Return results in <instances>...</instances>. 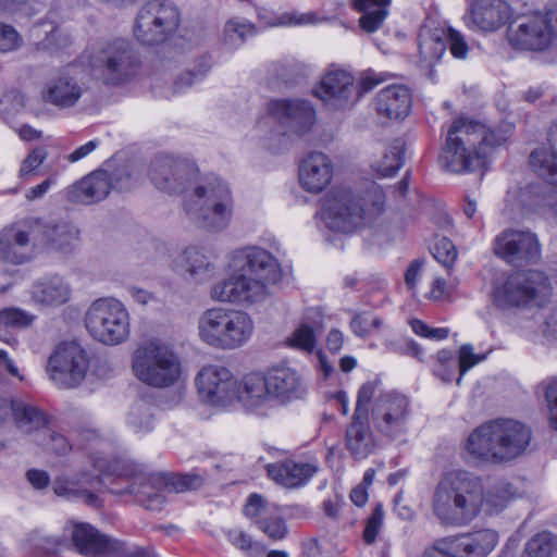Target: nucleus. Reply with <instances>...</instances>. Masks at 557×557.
Masks as SVG:
<instances>
[{
    "mask_svg": "<svg viewBox=\"0 0 557 557\" xmlns=\"http://www.w3.org/2000/svg\"><path fill=\"white\" fill-rule=\"evenodd\" d=\"M315 111L312 104L300 99L270 100L256 122L261 136L272 138L287 132L304 134L313 125Z\"/></svg>",
    "mask_w": 557,
    "mask_h": 557,
    "instance_id": "nucleus-12",
    "label": "nucleus"
},
{
    "mask_svg": "<svg viewBox=\"0 0 557 557\" xmlns=\"http://www.w3.org/2000/svg\"><path fill=\"white\" fill-rule=\"evenodd\" d=\"M447 40L449 51L455 58L465 59L467 57L469 47L460 32L448 28Z\"/></svg>",
    "mask_w": 557,
    "mask_h": 557,
    "instance_id": "nucleus-56",
    "label": "nucleus"
},
{
    "mask_svg": "<svg viewBox=\"0 0 557 557\" xmlns=\"http://www.w3.org/2000/svg\"><path fill=\"white\" fill-rule=\"evenodd\" d=\"M533 433L522 421L498 418L476 426L465 445L467 454L487 463H507L523 456L531 444Z\"/></svg>",
    "mask_w": 557,
    "mask_h": 557,
    "instance_id": "nucleus-7",
    "label": "nucleus"
},
{
    "mask_svg": "<svg viewBox=\"0 0 557 557\" xmlns=\"http://www.w3.org/2000/svg\"><path fill=\"white\" fill-rule=\"evenodd\" d=\"M389 4L391 0H354V8L362 13L360 27L368 33L377 30L388 15Z\"/></svg>",
    "mask_w": 557,
    "mask_h": 557,
    "instance_id": "nucleus-37",
    "label": "nucleus"
},
{
    "mask_svg": "<svg viewBox=\"0 0 557 557\" xmlns=\"http://www.w3.org/2000/svg\"><path fill=\"white\" fill-rule=\"evenodd\" d=\"M457 369L456 359L450 350H440L434 357L433 373L444 382H451Z\"/></svg>",
    "mask_w": 557,
    "mask_h": 557,
    "instance_id": "nucleus-45",
    "label": "nucleus"
},
{
    "mask_svg": "<svg viewBox=\"0 0 557 557\" xmlns=\"http://www.w3.org/2000/svg\"><path fill=\"white\" fill-rule=\"evenodd\" d=\"M305 319L308 322L300 324L290 336L286 338V345L305 352H312L317 347L315 329L322 323V313L319 308L306 310Z\"/></svg>",
    "mask_w": 557,
    "mask_h": 557,
    "instance_id": "nucleus-35",
    "label": "nucleus"
},
{
    "mask_svg": "<svg viewBox=\"0 0 557 557\" xmlns=\"http://www.w3.org/2000/svg\"><path fill=\"white\" fill-rule=\"evenodd\" d=\"M64 534L71 537L77 553L87 557H110L113 549H119V540L100 533L87 522L70 521Z\"/></svg>",
    "mask_w": 557,
    "mask_h": 557,
    "instance_id": "nucleus-25",
    "label": "nucleus"
},
{
    "mask_svg": "<svg viewBox=\"0 0 557 557\" xmlns=\"http://www.w3.org/2000/svg\"><path fill=\"white\" fill-rule=\"evenodd\" d=\"M256 33L253 24L243 18H232L224 26V40L231 48L239 47Z\"/></svg>",
    "mask_w": 557,
    "mask_h": 557,
    "instance_id": "nucleus-40",
    "label": "nucleus"
},
{
    "mask_svg": "<svg viewBox=\"0 0 557 557\" xmlns=\"http://www.w3.org/2000/svg\"><path fill=\"white\" fill-rule=\"evenodd\" d=\"M511 128L490 129L484 124L458 117L450 124L438 162L450 173H471L485 168L492 149L505 144Z\"/></svg>",
    "mask_w": 557,
    "mask_h": 557,
    "instance_id": "nucleus-5",
    "label": "nucleus"
},
{
    "mask_svg": "<svg viewBox=\"0 0 557 557\" xmlns=\"http://www.w3.org/2000/svg\"><path fill=\"white\" fill-rule=\"evenodd\" d=\"M230 277L213 284L210 297L214 301L251 306L267 300L269 286L280 281L278 261L260 247H244L228 255Z\"/></svg>",
    "mask_w": 557,
    "mask_h": 557,
    "instance_id": "nucleus-4",
    "label": "nucleus"
},
{
    "mask_svg": "<svg viewBox=\"0 0 557 557\" xmlns=\"http://www.w3.org/2000/svg\"><path fill=\"white\" fill-rule=\"evenodd\" d=\"M272 509L273 506L268 507L262 496L253 494L248 498L244 513L246 517L258 521L260 518L265 517Z\"/></svg>",
    "mask_w": 557,
    "mask_h": 557,
    "instance_id": "nucleus-54",
    "label": "nucleus"
},
{
    "mask_svg": "<svg viewBox=\"0 0 557 557\" xmlns=\"http://www.w3.org/2000/svg\"><path fill=\"white\" fill-rule=\"evenodd\" d=\"M30 545L44 554L57 552L60 546V540L55 536L46 535L40 532H34L30 537Z\"/></svg>",
    "mask_w": 557,
    "mask_h": 557,
    "instance_id": "nucleus-55",
    "label": "nucleus"
},
{
    "mask_svg": "<svg viewBox=\"0 0 557 557\" xmlns=\"http://www.w3.org/2000/svg\"><path fill=\"white\" fill-rule=\"evenodd\" d=\"M494 251L508 263L522 265L540 258L541 246L530 231L506 230L495 238Z\"/></svg>",
    "mask_w": 557,
    "mask_h": 557,
    "instance_id": "nucleus-23",
    "label": "nucleus"
},
{
    "mask_svg": "<svg viewBox=\"0 0 557 557\" xmlns=\"http://www.w3.org/2000/svg\"><path fill=\"white\" fill-rule=\"evenodd\" d=\"M458 357V367L460 375L457 379V384H460L461 379L467 371H469L471 368H473L475 364L480 363L486 358L485 355L474 354L473 346L470 344H465L459 348Z\"/></svg>",
    "mask_w": 557,
    "mask_h": 557,
    "instance_id": "nucleus-50",
    "label": "nucleus"
},
{
    "mask_svg": "<svg viewBox=\"0 0 557 557\" xmlns=\"http://www.w3.org/2000/svg\"><path fill=\"white\" fill-rule=\"evenodd\" d=\"M384 208L385 194L382 187L371 183L367 191L358 198L348 189L333 188L323 198L319 214L329 230L350 233L374 225Z\"/></svg>",
    "mask_w": 557,
    "mask_h": 557,
    "instance_id": "nucleus-8",
    "label": "nucleus"
},
{
    "mask_svg": "<svg viewBox=\"0 0 557 557\" xmlns=\"http://www.w3.org/2000/svg\"><path fill=\"white\" fill-rule=\"evenodd\" d=\"M195 163L160 157L151 165L153 185L166 194L184 193L185 211L205 230L218 233L225 230L233 216L234 201L228 185L219 177H206L198 183Z\"/></svg>",
    "mask_w": 557,
    "mask_h": 557,
    "instance_id": "nucleus-2",
    "label": "nucleus"
},
{
    "mask_svg": "<svg viewBox=\"0 0 557 557\" xmlns=\"http://www.w3.org/2000/svg\"><path fill=\"white\" fill-rule=\"evenodd\" d=\"M37 444L58 455H64L72 448L67 438L53 431L50 426L44 430V434L38 440Z\"/></svg>",
    "mask_w": 557,
    "mask_h": 557,
    "instance_id": "nucleus-47",
    "label": "nucleus"
},
{
    "mask_svg": "<svg viewBox=\"0 0 557 557\" xmlns=\"http://www.w3.org/2000/svg\"><path fill=\"white\" fill-rule=\"evenodd\" d=\"M333 176L334 164L331 158L323 152H311L300 161L299 184L308 193L323 191L331 184Z\"/></svg>",
    "mask_w": 557,
    "mask_h": 557,
    "instance_id": "nucleus-27",
    "label": "nucleus"
},
{
    "mask_svg": "<svg viewBox=\"0 0 557 557\" xmlns=\"http://www.w3.org/2000/svg\"><path fill=\"white\" fill-rule=\"evenodd\" d=\"M21 44L22 38L14 27L0 24V52L16 50Z\"/></svg>",
    "mask_w": 557,
    "mask_h": 557,
    "instance_id": "nucleus-53",
    "label": "nucleus"
},
{
    "mask_svg": "<svg viewBox=\"0 0 557 557\" xmlns=\"http://www.w3.org/2000/svg\"><path fill=\"white\" fill-rule=\"evenodd\" d=\"M28 295L30 302L36 307L55 308L70 301L72 287L61 275H45L33 282Z\"/></svg>",
    "mask_w": 557,
    "mask_h": 557,
    "instance_id": "nucleus-29",
    "label": "nucleus"
},
{
    "mask_svg": "<svg viewBox=\"0 0 557 557\" xmlns=\"http://www.w3.org/2000/svg\"><path fill=\"white\" fill-rule=\"evenodd\" d=\"M422 267L423 261L421 259H416L409 264L405 274V282L410 290H414L421 274Z\"/></svg>",
    "mask_w": 557,
    "mask_h": 557,
    "instance_id": "nucleus-61",
    "label": "nucleus"
},
{
    "mask_svg": "<svg viewBox=\"0 0 557 557\" xmlns=\"http://www.w3.org/2000/svg\"><path fill=\"white\" fill-rule=\"evenodd\" d=\"M317 460L288 459L270 463L267 467L268 475L277 484L286 488L305 486L318 472Z\"/></svg>",
    "mask_w": 557,
    "mask_h": 557,
    "instance_id": "nucleus-31",
    "label": "nucleus"
},
{
    "mask_svg": "<svg viewBox=\"0 0 557 557\" xmlns=\"http://www.w3.org/2000/svg\"><path fill=\"white\" fill-rule=\"evenodd\" d=\"M44 237L51 249L66 253L76 247L79 232L73 224L62 222L46 225L44 227Z\"/></svg>",
    "mask_w": 557,
    "mask_h": 557,
    "instance_id": "nucleus-38",
    "label": "nucleus"
},
{
    "mask_svg": "<svg viewBox=\"0 0 557 557\" xmlns=\"http://www.w3.org/2000/svg\"><path fill=\"white\" fill-rule=\"evenodd\" d=\"M111 189V174L98 170L70 186L65 196L73 203L91 205L107 198Z\"/></svg>",
    "mask_w": 557,
    "mask_h": 557,
    "instance_id": "nucleus-32",
    "label": "nucleus"
},
{
    "mask_svg": "<svg viewBox=\"0 0 557 557\" xmlns=\"http://www.w3.org/2000/svg\"><path fill=\"white\" fill-rule=\"evenodd\" d=\"M89 64L97 79L106 85H120L136 74L138 59L128 40L114 38L94 48Z\"/></svg>",
    "mask_w": 557,
    "mask_h": 557,
    "instance_id": "nucleus-14",
    "label": "nucleus"
},
{
    "mask_svg": "<svg viewBox=\"0 0 557 557\" xmlns=\"http://www.w3.org/2000/svg\"><path fill=\"white\" fill-rule=\"evenodd\" d=\"M379 383L376 394L372 397L369 408V419L375 431L391 441L405 435L409 430V422L412 416L411 401L409 397L396 391L381 389Z\"/></svg>",
    "mask_w": 557,
    "mask_h": 557,
    "instance_id": "nucleus-15",
    "label": "nucleus"
},
{
    "mask_svg": "<svg viewBox=\"0 0 557 557\" xmlns=\"http://www.w3.org/2000/svg\"><path fill=\"white\" fill-rule=\"evenodd\" d=\"M25 106L24 97L23 95L14 90L10 95H7L3 99L0 101V111H18L21 108Z\"/></svg>",
    "mask_w": 557,
    "mask_h": 557,
    "instance_id": "nucleus-62",
    "label": "nucleus"
},
{
    "mask_svg": "<svg viewBox=\"0 0 557 557\" xmlns=\"http://www.w3.org/2000/svg\"><path fill=\"white\" fill-rule=\"evenodd\" d=\"M259 529L265 533L273 541H280L287 534V527L277 513V509L273 506V509L265 516L256 521Z\"/></svg>",
    "mask_w": 557,
    "mask_h": 557,
    "instance_id": "nucleus-44",
    "label": "nucleus"
},
{
    "mask_svg": "<svg viewBox=\"0 0 557 557\" xmlns=\"http://www.w3.org/2000/svg\"><path fill=\"white\" fill-rule=\"evenodd\" d=\"M552 287L547 276L540 271H517L494 283L492 299L502 309L537 306L542 307L550 297Z\"/></svg>",
    "mask_w": 557,
    "mask_h": 557,
    "instance_id": "nucleus-11",
    "label": "nucleus"
},
{
    "mask_svg": "<svg viewBox=\"0 0 557 557\" xmlns=\"http://www.w3.org/2000/svg\"><path fill=\"white\" fill-rule=\"evenodd\" d=\"M507 37L520 50L543 51L550 45L546 18L540 12L521 14L510 21Z\"/></svg>",
    "mask_w": 557,
    "mask_h": 557,
    "instance_id": "nucleus-22",
    "label": "nucleus"
},
{
    "mask_svg": "<svg viewBox=\"0 0 557 557\" xmlns=\"http://www.w3.org/2000/svg\"><path fill=\"white\" fill-rule=\"evenodd\" d=\"M85 327L98 343L115 346L131 334V317L125 305L113 297L95 300L85 313Z\"/></svg>",
    "mask_w": 557,
    "mask_h": 557,
    "instance_id": "nucleus-13",
    "label": "nucleus"
},
{
    "mask_svg": "<svg viewBox=\"0 0 557 557\" xmlns=\"http://www.w3.org/2000/svg\"><path fill=\"white\" fill-rule=\"evenodd\" d=\"M307 392L299 371L286 363L269 367L264 372L244 375L245 411L268 417L276 408L300 399Z\"/></svg>",
    "mask_w": 557,
    "mask_h": 557,
    "instance_id": "nucleus-6",
    "label": "nucleus"
},
{
    "mask_svg": "<svg viewBox=\"0 0 557 557\" xmlns=\"http://www.w3.org/2000/svg\"><path fill=\"white\" fill-rule=\"evenodd\" d=\"M35 315L15 307L0 309V326L4 327H27L34 320Z\"/></svg>",
    "mask_w": 557,
    "mask_h": 557,
    "instance_id": "nucleus-46",
    "label": "nucleus"
},
{
    "mask_svg": "<svg viewBox=\"0 0 557 557\" xmlns=\"http://www.w3.org/2000/svg\"><path fill=\"white\" fill-rule=\"evenodd\" d=\"M384 511L382 505H376L372 515L368 518L366 528L363 531V540L367 544H372L383 525Z\"/></svg>",
    "mask_w": 557,
    "mask_h": 557,
    "instance_id": "nucleus-51",
    "label": "nucleus"
},
{
    "mask_svg": "<svg viewBox=\"0 0 557 557\" xmlns=\"http://www.w3.org/2000/svg\"><path fill=\"white\" fill-rule=\"evenodd\" d=\"M511 18V8L504 0H469V7L462 16L465 25L471 30L496 32Z\"/></svg>",
    "mask_w": 557,
    "mask_h": 557,
    "instance_id": "nucleus-24",
    "label": "nucleus"
},
{
    "mask_svg": "<svg viewBox=\"0 0 557 557\" xmlns=\"http://www.w3.org/2000/svg\"><path fill=\"white\" fill-rule=\"evenodd\" d=\"M197 333L208 347L224 351L235 350L252 338L255 321L242 309L213 307L199 315Z\"/></svg>",
    "mask_w": 557,
    "mask_h": 557,
    "instance_id": "nucleus-9",
    "label": "nucleus"
},
{
    "mask_svg": "<svg viewBox=\"0 0 557 557\" xmlns=\"http://www.w3.org/2000/svg\"><path fill=\"white\" fill-rule=\"evenodd\" d=\"M90 460L99 475L84 473L79 478L59 476L53 483L55 495L91 508H100V494L108 490L116 495H132L146 509L159 511L165 503V493L197 490L205 481L195 473H134L127 460L109 459L98 450L90 454Z\"/></svg>",
    "mask_w": 557,
    "mask_h": 557,
    "instance_id": "nucleus-1",
    "label": "nucleus"
},
{
    "mask_svg": "<svg viewBox=\"0 0 557 557\" xmlns=\"http://www.w3.org/2000/svg\"><path fill=\"white\" fill-rule=\"evenodd\" d=\"M54 185H57V177L50 176L35 187L28 189L25 197L30 201L41 198Z\"/></svg>",
    "mask_w": 557,
    "mask_h": 557,
    "instance_id": "nucleus-63",
    "label": "nucleus"
},
{
    "mask_svg": "<svg viewBox=\"0 0 557 557\" xmlns=\"http://www.w3.org/2000/svg\"><path fill=\"white\" fill-rule=\"evenodd\" d=\"M180 25V12L170 0H150L138 12L134 35L144 45L163 42Z\"/></svg>",
    "mask_w": 557,
    "mask_h": 557,
    "instance_id": "nucleus-17",
    "label": "nucleus"
},
{
    "mask_svg": "<svg viewBox=\"0 0 557 557\" xmlns=\"http://www.w3.org/2000/svg\"><path fill=\"white\" fill-rule=\"evenodd\" d=\"M132 370L141 383L153 388L172 387L183 375L177 352L169 343L158 338L147 341L135 349Z\"/></svg>",
    "mask_w": 557,
    "mask_h": 557,
    "instance_id": "nucleus-10",
    "label": "nucleus"
},
{
    "mask_svg": "<svg viewBox=\"0 0 557 557\" xmlns=\"http://www.w3.org/2000/svg\"><path fill=\"white\" fill-rule=\"evenodd\" d=\"M445 44L437 38H425L419 42V53L421 67L432 69L434 64L444 55Z\"/></svg>",
    "mask_w": 557,
    "mask_h": 557,
    "instance_id": "nucleus-43",
    "label": "nucleus"
},
{
    "mask_svg": "<svg viewBox=\"0 0 557 557\" xmlns=\"http://www.w3.org/2000/svg\"><path fill=\"white\" fill-rule=\"evenodd\" d=\"M47 158V152L44 148L34 149L27 158L23 161L20 174L22 177H26L33 174Z\"/></svg>",
    "mask_w": 557,
    "mask_h": 557,
    "instance_id": "nucleus-57",
    "label": "nucleus"
},
{
    "mask_svg": "<svg viewBox=\"0 0 557 557\" xmlns=\"http://www.w3.org/2000/svg\"><path fill=\"white\" fill-rule=\"evenodd\" d=\"M553 543L548 533L533 536L525 546L523 557H552Z\"/></svg>",
    "mask_w": 557,
    "mask_h": 557,
    "instance_id": "nucleus-48",
    "label": "nucleus"
},
{
    "mask_svg": "<svg viewBox=\"0 0 557 557\" xmlns=\"http://www.w3.org/2000/svg\"><path fill=\"white\" fill-rule=\"evenodd\" d=\"M171 267L175 273L187 272L194 278H202L213 271L209 257L198 246H189L178 253Z\"/></svg>",
    "mask_w": 557,
    "mask_h": 557,
    "instance_id": "nucleus-34",
    "label": "nucleus"
},
{
    "mask_svg": "<svg viewBox=\"0 0 557 557\" xmlns=\"http://www.w3.org/2000/svg\"><path fill=\"white\" fill-rule=\"evenodd\" d=\"M315 97L334 108H343L356 101L354 77L342 69H330L313 89Z\"/></svg>",
    "mask_w": 557,
    "mask_h": 557,
    "instance_id": "nucleus-26",
    "label": "nucleus"
},
{
    "mask_svg": "<svg viewBox=\"0 0 557 557\" xmlns=\"http://www.w3.org/2000/svg\"><path fill=\"white\" fill-rule=\"evenodd\" d=\"M77 67L71 64L58 77L50 79L42 91L44 99L59 108L75 106L84 92L77 77Z\"/></svg>",
    "mask_w": 557,
    "mask_h": 557,
    "instance_id": "nucleus-28",
    "label": "nucleus"
},
{
    "mask_svg": "<svg viewBox=\"0 0 557 557\" xmlns=\"http://www.w3.org/2000/svg\"><path fill=\"white\" fill-rule=\"evenodd\" d=\"M377 388V382H366L358 391L352 422L346 431V447L355 459H366L376 448V441L369 425V407Z\"/></svg>",
    "mask_w": 557,
    "mask_h": 557,
    "instance_id": "nucleus-19",
    "label": "nucleus"
},
{
    "mask_svg": "<svg viewBox=\"0 0 557 557\" xmlns=\"http://www.w3.org/2000/svg\"><path fill=\"white\" fill-rule=\"evenodd\" d=\"M40 228L39 221L26 219L4 227L0 232V260L10 264H23L35 256L33 234Z\"/></svg>",
    "mask_w": 557,
    "mask_h": 557,
    "instance_id": "nucleus-20",
    "label": "nucleus"
},
{
    "mask_svg": "<svg viewBox=\"0 0 557 557\" xmlns=\"http://www.w3.org/2000/svg\"><path fill=\"white\" fill-rule=\"evenodd\" d=\"M432 252L434 258L446 268H450L457 258V249L455 245L446 237H442L436 240Z\"/></svg>",
    "mask_w": 557,
    "mask_h": 557,
    "instance_id": "nucleus-49",
    "label": "nucleus"
},
{
    "mask_svg": "<svg viewBox=\"0 0 557 557\" xmlns=\"http://www.w3.org/2000/svg\"><path fill=\"white\" fill-rule=\"evenodd\" d=\"M543 389L547 401L550 425L557 430V379L543 382Z\"/></svg>",
    "mask_w": 557,
    "mask_h": 557,
    "instance_id": "nucleus-52",
    "label": "nucleus"
},
{
    "mask_svg": "<svg viewBox=\"0 0 557 557\" xmlns=\"http://www.w3.org/2000/svg\"><path fill=\"white\" fill-rule=\"evenodd\" d=\"M11 414L16 428L25 434H34L36 443L49 428L47 414L38 407L21 400L11 401Z\"/></svg>",
    "mask_w": 557,
    "mask_h": 557,
    "instance_id": "nucleus-33",
    "label": "nucleus"
},
{
    "mask_svg": "<svg viewBox=\"0 0 557 557\" xmlns=\"http://www.w3.org/2000/svg\"><path fill=\"white\" fill-rule=\"evenodd\" d=\"M195 384L199 399L215 408H230L235 404L245 410L244 376L237 381L232 371L220 364H206L197 373Z\"/></svg>",
    "mask_w": 557,
    "mask_h": 557,
    "instance_id": "nucleus-16",
    "label": "nucleus"
},
{
    "mask_svg": "<svg viewBox=\"0 0 557 557\" xmlns=\"http://www.w3.org/2000/svg\"><path fill=\"white\" fill-rule=\"evenodd\" d=\"M126 424L135 435L144 436L154 426L152 406L146 400L136 401L126 418Z\"/></svg>",
    "mask_w": 557,
    "mask_h": 557,
    "instance_id": "nucleus-39",
    "label": "nucleus"
},
{
    "mask_svg": "<svg viewBox=\"0 0 557 557\" xmlns=\"http://www.w3.org/2000/svg\"><path fill=\"white\" fill-rule=\"evenodd\" d=\"M383 326V320L372 312L356 313L350 322L352 333L362 338L379 334Z\"/></svg>",
    "mask_w": 557,
    "mask_h": 557,
    "instance_id": "nucleus-41",
    "label": "nucleus"
},
{
    "mask_svg": "<svg viewBox=\"0 0 557 557\" xmlns=\"http://www.w3.org/2000/svg\"><path fill=\"white\" fill-rule=\"evenodd\" d=\"M404 164V141L395 139L382 147L371 160L370 166L381 177L396 174Z\"/></svg>",
    "mask_w": 557,
    "mask_h": 557,
    "instance_id": "nucleus-36",
    "label": "nucleus"
},
{
    "mask_svg": "<svg viewBox=\"0 0 557 557\" xmlns=\"http://www.w3.org/2000/svg\"><path fill=\"white\" fill-rule=\"evenodd\" d=\"M375 111L379 116L401 121L412 109V92L404 84H392L382 88L374 99Z\"/></svg>",
    "mask_w": 557,
    "mask_h": 557,
    "instance_id": "nucleus-30",
    "label": "nucleus"
},
{
    "mask_svg": "<svg viewBox=\"0 0 557 557\" xmlns=\"http://www.w3.org/2000/svg\"><path fill=\"white\" fill-rule=\"evenodd\" d=\"M89 369L86 350L76 342L60 343L50 355L46 372L49 380L60 388L79 386Z\"/></svg>",
    "mask_w": 557,
    "mask_h": 557,
    "instance_id": "nucleus-18",
    "label": "nucleus"
},
{
    "mask_svg": "<svg viewBox=\"0 0 557 557\" xmlns=\"http://www.w3.org/2000/svg\"><path fill=\"white\" fill-rule=\"evenodd\" d=\"M509 484L500 482L486 493L480 476L465 470L445 473L434 490L432 509L442 524L461 527L469 524L483 506L491 513L503 510L512 494Z\"/></svg>",
    "mask_w": 557,
    "mask_h": 557,
    "instance_id": "nucleus-3",
    "label": "nucleus"
},
{
    "mask_svg": "<svg viewBox=\"0 0 557 557\" xmlns=\"http://www.w3.org/2000/svg\"><path fill=\"white\" fill-rule=\"evenodd\" d=\"M546 25L550 33V40L557 37V1L549 3L546 8L545 14Z\"/></svg>",
    "mask_w": 557,
    "mask_h": 557,
    "instance_id": "nucleus-64",
    "label": "nucleus"
},
{
    "mask_svg": "<svg viewBox=\"0 0 557 557\" xmlns=\"http://www.w3.org/2000/svg\"><path fill=\"white\" fill-rule=\"evenodd\" d=\"M119 549H113L110 557H157L150 548H143L136 545H129L119 540Z\"/></svg>",
    "mask_w": 557,
    "mask_h": 557,
    "instance_id": "nucleus-58",
    "label": "nucleus"
},
{
    "mask_svg": "<svg viewBox=\"0 0 557 557\" xmlns=\"http://www.w3.org/2000/svg\"><path fill=\"white\" fill-rule=\"evenodd\" d=\"M548 141L549 149H536L530 154V164L539 176L556 188L536 196V211L544 215H557V125L550 128Z\"/></svg>",
    "mask_w": 557,
    "mask_h": 557,
    "instance_id": "nucleus-21",
    "label": "nucleus"
},
{
    "mask_svg": "<svg viewBox=\"0 0 557 557\" xmlns=\"http://www.w3.org/2000/svg\"><path fill=\"white\" fill-rule=\"evenodd\" d=\"M330 547L325 540L310 539L302 544V557H325L330 554Z\"/></svg>",
    "mask_w": 557,
    "mask_h": 557,
    "instance_id": "nucleus-60",
    "label": "nucleus"
},
{
    "mask_svg": "<svg viewBox=\"0 0 557 557\" xmlns=\"http://www.w3.org/2000/svg\"><path fill=\"white\" fill-rule=\"evenodd\" d=\"M210 69L209 64L201 65L198 71H188L182 74L174 84L175 91L182 92L186 87H190L194 84L200 82Z\"/></svg>",
    "mask_w": 557,
    "mask_h": 557,
    "instance_id": "nucleus-59",
    "label": "nucleus"
},
{
    "mask_svg": "<svg viewBox=\"0 0 557 557\" xmlns=\"http://www.w3.org/2000/svg\"><path fill=\"white\" fill-rule=\"evenodd\" d=\"M228 542L242 550L247 557H263L265 547L263 544L256 542L243 530L233 529L226 532Z\"/></svg>",
    "mask_w": 557,
    "mask_h": 557,
    "instance_id": "nucleus-42",
    "label": "nucleus"
}]
</instances>
